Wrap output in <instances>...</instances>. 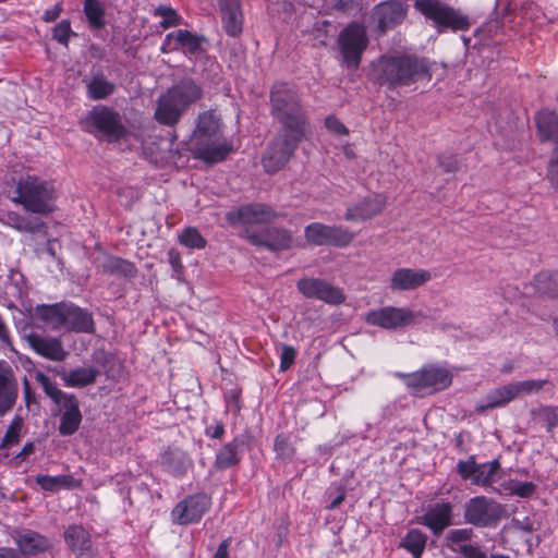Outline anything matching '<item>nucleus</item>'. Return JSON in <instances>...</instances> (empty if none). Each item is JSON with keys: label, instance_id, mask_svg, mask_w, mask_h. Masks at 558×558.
Listing matches in <instances>:
<instances>
[{"label": "nucleus", "instance_id": "nucleus-1", "mask_svg": "<svg viewBox=\"0 0 558 558\" xmlns=\"http://www.w3.org/2000/svg\"><path fill=\"white\" fill-rule=\"evenodd\" d=\"M374 71L377 82L392 89L432 78L429 63L410 54L381 56L374 63Z\"/></svg>", "mask_w": 558, "mask_h": 558}, {"label": "nucleus", "instance_id": "nucleus-2", "mask_svg": "<svg viewBox=\"0 0 558 558\" xmlns=\"http://www.w3.org/2000/svg\"><path fill=\"white\" fill-rule=\"evenodd\" d=\"M271 112L282 131L305 135L307 120L298 94L286 83L274 85L270 94Z\"/></svg>", "mask_w": 558, "mask_h": 558}, {"label": "nucleus", "instance_id": "nucleus-3", "mask_svg": "<svg viewBox=\"0 0 558 558\" xmlns=\"http://www.w3.org/2000/svg\"><path fill=\"white\" fill-rule=\"evenodd\" d=\"M202 88L192 80H183L158 99L156 120L171 126L179 122L186 108L202 98Z\"/></svg>", "mask_w": 558, "mask_h": 558}, {"label": "nucleus", "instance_id": "nucleus-4", "mask_svg": "<svg viewBox=\"0 0 558 558\" xmlns=\"http://www.w3.org/2000/svg\"><path fill=\"white\" fill-rule=\"evenodd\" d=\"M56 198L57 191L51 182L27 177L17 182L16 195L12 197V202L22 205L29 213L49 215L54 210Z\"/></svg>", "mask_w": 558, "mask_h": 558}, {"label": "nucleus", "instance_id": "nucleus-5", "mask_svg": "<svg viewBox=\"0 0 558 558\" xmlns=\"http://www.w3.org/2000/svg\"><path fill=\"white\" fill-rule=\"evenodd\" d=\"M415 395H434L447 389L452 384L451 372L440 365L428 363L412 373L398 372L395 375Z\"/></svg>", "mask_w": 558, "mask_h": 558}, {"label": "nucleus", "instance_id": "nucleus-6", "mask_svg": "<svg viewBox=\"0 0 558 558\" xmlns=\"http://www.w3.org/2000/svg\"><path fill=\"white\" fill-rule=\"evenodd\" d=\"M82 128L90 134H100L108 141H118L126 133L121 116L106 106L94 107L81 121Z\"/></svg>", "mask_w": 558, "mask_h": 558}, {"label": "nucleus", "instance_id": "nucleus-7", "mask_svg": "<svg viewBox=\"0 0 558 558\" xmlns=\"http://www.w3.org/2000/svg\"><path fill=\"white\" fill-rule=\"evenodd\" d=\"M414 8L439 28L466 31L471 26L469 16L440 0H415Z\"/></svg>", "mask_w": 558, "mask_h": 558}, {"label": "nucleus", "instance_id": "nucleus-8", "mask_svg": "<svg viewBox=\"0 0 558 558\" xmlns=\"http://www.w3.org/2000/svg\"><path fill=\"white\" fill-rule=\"evenodd\" d=\"M366 27L359 23H350L338 36V46L343 64L356 70L361 63L362 54L368 46Z\"/></svg>", "mask_w": 558, "mask_h": 558}, {"label": "nucleus", "instance_id": "nucleus-9", "mask_svg": "<svg viewBox=\"0 0 558 558\" xmlns=\"http://www.w3.org/2000/svg\"><path fill=\"white\" fill-rule=\"evenodd\" d=\"M504 514V507L486 496H475L464 505V522L475 527L496 526Z\"/></svg>", "mask_w": 558, "mask_h": 558}, {"label": "nucleus", "instance_id": "nucleus-10", "mask_svg": "<svg viewBox=\"0 0 558 558\" xmlns=\"http://www.w3.org/2000/svg\"><path fill=\"white\" fill-rule=\"evenodd\" d=\"M304 135L282 131L268 145L263 156V166L267 172L279 171L293 156Z\"/></svg>", "mask_w": 558, "mask_h": 558}, {"label": "nucleus", "instance_id": "nucleus-11", "mask_svg": "<svg viewBox=\"0 0 558 558\" xmlns=\"http://www.w3.org/2000/svg\"><path fill=\"white\" fill-rule=\"evenodd\" d=\"M304 238L308 244L315 246L347 247L353 242L355 234L342 226L312 222L305 227Z\"/></svg>", "mask_w": 558, "mask_h": 558}, {"label": "nucleus", "instance_id": "nucleus-12", "mask_svg": "<svg viewBox=\"0 0 558 558\" xmlns=\"http://www.w3.org/2000/svg\"><path fill=\"white\" fill-rule=\"evenodd\" d=\"M211 504V497L205 493L187 495L172 508L171 522L177 525L196 524L210 509Z\"/></svg>", "mask_w": 558, "mask_h": 558}, {"label": "nucleus", "instance_id": "nucleus-13", "mask_svg": "<svg viewBox=\"0 0 558 558\" xmlns=\"http://www.w3.org/2000/svg\"><path fill=\"white\" fill-rule=\"evenodd\" d=\"M535 121L539 141L556 142L548 163L547 178L556 187H558V116L551 111L543 110L536 114Z\"/></svg>", "mask_w": 558, "mask_h": 558}, {"label": "nucleus", "instance_id": "nucleus-14", "mask_svg": "<svg viewBox=\"0 0 558 558\" xmlns=\"http://www.w3.org/2000/svg\"><path fill=\"white\" fill-rule=\"evenodd\" d=\"M418 313L405 307L386 306L373 310L366 315V323L384 329H398L415 323Z\"/></svg>", "mask_w": 558, "mask_h": 558}, {"label": "nucleus", "instance_id": "nucleus-15", "mask_svg": "<svg viewBox=\"0 0 558 558\" xmlns=\"http://www.w3.org/2000/svg\"><path fill=\"white\" fill-rule=\"evenodd\" d=\"M11 536L23 558L39 557L52 548V542L48 536L32 529L16 527L12 531Z\"/></svg>", "mask_w": 558, "mask_h": 558}, {"label": "nucleus", "instance_id": "nucleus-16", "mask_svg": "<svg viewBox=\"0 0 558 558\" xmlns=\"http://www.w3.org/2000/svg\"><path fill=\"white\" fill-rule=\"evenodd\" d=\"M245 239L253 245L264 246L270 251L289 250L293 245V235L290 230L269 227L258 232L245 230Z\"/></svg>", "mask_w": 558, "mask_h": 558}, {"label": "nucleus", "instance_id": "nucleus-17", "mask_svg": "<svg viewBox=\"0 0 558 558\" xmlns=\"http://www.w3.org/2000/svg\"><path fill=\"white\" fill-rule=\"evenodd\" d=\"M418 523L426 526L435 536L453 524V505L448 500L429 505L425 513L418 518Z\"/></svg>", "mask_w": 558, "mask_h": 558}, {"label": "nucleus", "instance_id": "nucleus-18", "mask_svg": "<svg viewBox=\"0 0 558 558\" xmlns=\"http://www.w3.org/2000/svg\"><path fill=\"white\" fill-rule=\"evenodd\" d=\"M191 151L196 159L203 160L208 165H214L226 160L233 151V146L227 140L218 136L192 145Z\"/></svg>", "mask_w": 558, "mask_h": 558}, {"label": "nucleus", "instance_id": "nucleus-19", "mask_svg": "<svg viewBox=\"0 0 558 558\" xmlns=\"http://www.w3.org/2000/svg\"><path fill=\"white\" fill-rule=\"evenodd\" d=\"M298 289L304 296L317 299L330 305H339L345 301L343 291L329 281H298Z\"/></svg>", "mask_w": 558, "mask_h": 558}, {"label": "nucleus", "instance_id": "nucleus-20", "mask_svg": "<svg viewBox=\"0 0 558 558\" xmlns=\"http://www.w3.org/2000/svg\"><path fill=\"white\" fill-rule=\"evenodd\" d=\"M19 397V385L11 365L0 360V416L10 412Z\"/></svg>", "mask_w": 558, "mask_h": 558}, {"label": "nucleus", "instance_id": "nucleus-21", "mask_svg": "<svg viewBox=\"0 0 558 558\" xmlns=\"http://www.w3.org/2000/svg\"><path fill=\"white\" fill-rule=\"evenodd\" d=\"M405 9L399 1H387L377 4L372 13V20L376 24V31L380 34L386 33L405 17Z\"/></svg>", "mask_w": 558, "mask_h": 558}, {"label": "nucleus", "instance_id": "nucleus-22", "mask_svg": "<svg viewBox=\"0 0 558 558\" xmlns=\"http://www.w3.org/2000/svg\"><path fill=\"white\" fill-rule=\"evenodd\" d=\"M279 215L268 205L250 204L242 206L236 211H230L228 219L232 223L257 225L275 220Z\"/></svg>", "mask_w": 558, "mask_h": 558}, {"label": "nucleus", "instance_id": "nucleus-23", "mask_svg": "<svg viewBox=\"0 0 558 558\" xmlns=\"http://www.w3.org/2000/svg\"><path fill=\"white\" fill-rule=\"evenodd\" d=\"M204 38L186 29H179L169 33L166 36L161 50L169 52L172 50H182L186 54H198L203 51L202 43Z\"/></svg>", "mask_w": 558, "mask_h": 558}, {"label": "nucleus", "instance_id": "nucleus-24", "mask_svg": "<svg viewBox=\"0 0 558 558\" xmlns=\"http://www.w3.org/2000/svg\"><path fill=\"white\" fill-rule=\"evenodd\" d=\"M26 339L29 347L38 355L50 361L61 362L65 360L68 355L59 338L44 337L39 333L32 332L26 337Z\"/></svg>", "mask_w": 558, "mask_h": 558}, {"label": "nucleus", "instance_id": "nucleus-25", "mask_svg": "<svg viewBox=\"0 0 558 558\" xmlns=\"http://www.w3.org/2000/svg\"><path fill=\"white\" fill-rule=\"evenodd\" d=\"M61 414L58 432L61 436L74 435L81 426L83 415L80 410V401L76 396H69L66 401L59 404Z\"/></svg>", "mask_w": 558, "mask_h": 558}, {"label": "nucleus", "instance_id": "nucleus-26", "mask_svg": "<svg viewBox=\"0 0 558 558\" xmlns=\"http://www.w3.org/2000/svg\"><path fill=\"white\" fill-rule=\"evenodd\" d=\"M243 436H235L225 444L215 456L213 466L217 471H225L239 465L243 457Z\"/></svg>", "mask_w": 558, "mask_h": 558}, {"label": "nucleus", "instance_id": "nucleus-27", "mask_svg": "<svg viewBox=\"0 0 558 558\" xmlns=\"http://www.w3.org/2000/svg\"><path fill=\"white\" fill-rule=\"evenodd\" d=\"M63 537L65 544L76 555V557H89L93 545L92 536L83 525H69L64 531Z\"/></svg>", "mask_w": 558, "mask_h": 558}, {"label": "nucleus", "instance_id": "nucleus-28", "mask_svg": "<svg viewBox=\"0 0 558 558\" xmlns=\"http://www.w3.org/2000/svg\"><path fill=\"white\" fill-rule=\"evenodd\" d=\"M218 136H221L220 118L214 110L202 112L197 118L196 128L192 135V145L209 141L210 138Z\"/></svg>", "mask_w": 558, "mask_h": 558}, {"label": "nucleus", "instance_id": "nucleus-29", "mask_svg": "<svg viewBox=\"0 0 558 558\" xmlns=\"http://www.w3.org/2000/svg\"><path fill=\"white\" fill-rule=\"evenodd\" d=\"M64 329L74 332L92 333L95 331L93 315L73 303H66Z\"/></svg>", "mask_w": 558, "mask_h": 558}, {"label": "nucleus", "instance_id": "nucleus-30", "mask_svg": "<svg viewBox=\"0 0 558 558\" xmlns=\"http://www.w3.org/2000/svg\"><path fill=\"white\" fill-rule=\"evenodd\" d=\"M160 464L174 477H183L192 466V460L183 450L168 448L160 454Z\"/></svg>", "mask_w": 558, "mask_h": 558}, {"label": "nucleus", "instance_id": "nucleus-31", "mask_svg": "<svg viewBox=\"0 0 558 558\" xmlns=\"http://www.w3.org/2000/svg\"><path fill=\"white\" fill-rule=\"evenodd\" d=\"M385 208V202L379 196L367 197L362 202L348 207L344 215L347 221H361L369 219Z\"/></svg>", "mask_w": 558, "mask_h": 558}, {"label": "nucleus", "instance_id": "nucleus-32", "mask_svg": "<svg viewBox=\"0 0 558 558\" xmlns=\"http://www.w3.org/2000/svg\"><path fill=\"white\" fill-rule=\"evenodd\" d=\"M5 223L20 232L39 234L47 239V225L40 218L22 216L14 211H9L5 216Z\"/></svg>", "mask_w": 558, "mask_h": 558}, {"label": "nucleus", "instance_id": "nucleus-33", "mask_svg": "<svg viewBox=\"0 0 558 558\" xmlns=\"http://www.w3.org/2000/svg\"><path fill=\"white\" fill-rule=\"evenodd\" d=\"M65 312V302L54 303L50 305L43 304L38 305L36 308L37 317L54 330H60L64 328Z\"/></svg>", "mask_w": 558, "mask_h": 558}, {"label": "nucleus", "instance_id": "nucleus-34", "mask_svg": "<svg viewBox=\"0 0 558 558\" xmlns=\"http://www.w3.org/2000/svg\"><path fill=\"white\" fill-rule=\"evenodd\" d=\"M87 97L92 100L107 99L116 92V84L102 73H96L84 80Z\"/></svg>", "mask_w": 558, "mask_h": 558}, {"label": "nucleus", "instance_id": "nucleus-35", "mask_svg": "<svg viewBox=\"0 0 558 558\" xmlns=\"http://www.w3.org/2000/svg\"><path fill=\"white\" fill-rule=\"evenodd\" d=\"M99 375L95 366L76 367L64 373L62 379L66 387L84 388L96 383Z\"/></svg>", "mask_w": 558, "mask_h": 558}, {"label": "nucleus", "instance_id": "nucleus-36", "mask_svg": "<svg viewBox=\"0 0 558 558\" xmlns=\"http://www.w3.org/2000/svg\"><path fill=\"white\" fill-rule=\"evenodd\" d=\"M100 267L104 275L111 277H135L137 274L133 263L117 256H107Z\"/></svg>", "mask_w": 558, "mask_h": 558}, {"label": "nucleus", "instance_id": "nucleus-37", "mask_svg": "<svg viewBox=\"0 0 558 558\" xmlns=\"http://www.w3.org/2000/svg\"><path fill=\"white\" fill-rule=\"evenodd\" d=\"M517 398L513 384H508L489 391L486 396V403L476 408L477 411L483 412L488 409H495L506 405Z\"/></svg>", "mask_w": 558, "mask_h": 558}, {"label": "nucleus", "instance_id": "nucleus-38", "mask_svg": "<svg viewBox=\"0 0 558 558\" xmlns=\"http://www.w3.org/2000/svg\"><path fill=\"white\" fill-rule=\"evenodd\" d=\"M221 11L222 24L229 36L236 37L242 33L243 14L240 5L219 7Z\"/></svg>", "mask_w": 558, "mask_h": 558}, {"label": "nucleus", "instance_id": "nucleus-39", "mask_svg": "<svg viewBox=\"0 0 558 558\" xmlns=\"http://www.w3.org/2000/svg\"><path fill=\"white\" fill-rule=\"evenodd\" d=\"M427 543V535L418 529H410L400 541L399 547L409 551L413 558H422Z\"/></svg>", "mask_w": 558, "mask_h": 558}, {"label": "nucleus", "instance_id": "nucleus-40", "mask_svg": "<svg viewBox=\"0 0 558 558\" xmlns=\"http://www.w3.org/2000/svg\"><path fill=\"white\" fill-rule=\"evenodd\" d=\"M36 483L41 489L47 492H57L60 488H71L74 484V477L69 474L47 475L39 474L36 476Z\"/></svg>", "mask_w": 558, "mask_h": 558}, {"label": "nucleus", "instance_id": "nucleus-41", "mask_svg": "<svg viewBox=\"0 0 558 558\" xmlns=\"http://www.w3.org/2000/svg\"><path fill=\"white\" fill-rule=\"evenodd\" d=\"M35 379L40 384L45 393L58 405L66 401L69 396H74L73 393H66L59 389L57 383L43 372H37Z\"/></svg>", "mask_w": 558, "mask_h": 558}, {"label": "nucleus", "instance_id": "nucleus-42", "mask_svg": "<svg viewBox=\"0 0 558 558\" xmlns=\"http://www.w3.org/2000/svg\"><path fill=\"white\" fill-rule=\"evenodd\" d=\"M499 469L500 462L497 459L477 464V471L475 472L474 478H472V484L483 487L492 485V478Z\"/></svg>", "mask_w": 558, "mask_h": 558}, {"label": "nucleus", "instance_id": "nucleus-43", "mask_svg": "<svg viewBox=\"0 0 558 558\" xmlns=\"http://www.w3.org/2000/svg\"><path fill=\"white\" fill-rule=\"evenodd\" d=\"M22 427L23 418L20 415L14 416L5 430L0 447L10 448L19 444Z\"/></svg>", "mask_w": 558, "mask_h": 558}, {"label": "nucleus", "instance_id": "nucleus-44", "mask_svg": "<svg viewBox=\"0 0 558 558\" xmlns=\"http://www.w3.org/2000/svg\"><path fill=\"white\" fill-rule=\"evenodd\" d=\"M474 536V531L471 527H460L450 530L446 535L448 547L452 550V547L466 544Z\"/></svg>", "mask_w": 558, "mask_h": 558}, {"label": "nucleus", "instance_id": "nucleus-45", "mask_svg": "<svg viewBox=\"0 0 558 558\" xmlns=\"http://www.w3.org/2000/svg\"><path fill=\"white\" fill-rule=\"evenodd\" d=\"M84 12L93 27L99 28L104 26V10L98 0H85Z\"/></svg>", "mask_w": 558, "mask_h": 558}, {"label": "nucleus", "instance_id": "nucleus-46", "mask_svg": "<svg viewBox=\"0 0 558 558\" xmlns=\"http://www.w3.org/2000/svg\"><path fill=\"white\" fill-rule=\"evenodd\" d=\"M180 242L190 248H204L206 240L201 235L197 229L185 228L179 236Z\"/></svg>", "mask_w": 558, "mask_h": 558}, {"label": "nucleus", "instance_id": "nucleus-47", "mask_svg": "<svg viewBox=\"0 0 558 558\" xmlns=\"http://www.w3.org/2000/svg\"><path fill=\"white\" fill-rule=\"evenodd\" d=\"M274 450L277 456L282 459H292L295 453V449L290 441V436L283 433L276 436Z\"/></svg>", "mask_w": 558, "mask_h": 558}, {"label": "nucleus", "instance_id": "nucleus-48", "mask_svg": "<svg viewBox=\"0 0 558 558\" xmlns=\"http://www.w3.org/2000/svg\"><path fill=\"white\" fill-rule=\"evenodd\" d=\"M535 414L538 420L545 425L546 430L551 433L558 425V413L554 407L545 405L541 407Z\"/></svg>", "mask_w": 558, "mask_h": 558}, {"label": "nucleus", "instance_id": "nucleus-49", "mask_svg": "<svg viewBox=\"0 0 558 558\" xmlns=\"http://www.w3.org/2000/svg\"><path fill=\"white\" fill-rule=\"evenodd\" d=\"M546 383H547V380H545V379H539V380L529 379V380H522V381L512 383V384L515 389V395L518 398L520 396L532 395V393H536V392L541 391L544 388Z\"/></svg>", "mask_w": 558, "mask_h": 558}, {"label": "nucleus", "instance_id": "nucleus-50", "mask_svg": "<svg viewBox=\"0 0 558 558\" xmlns=\"http://www.w3.org/2000/svg\"><path fill=\"white\" fill-rule=\"evenodd\" d=\"M436 276L437 274L426 269L400 268L393 272L391 279H430Z\"/></svg>", "mask_w": 558, "mask_h": 558}, {"label": "nucleus", "instance_id": "nucleus-51", "mask_svg": "<svg viewBox=\"0 0 558 558\" xmlns=\"http://www.w3.org/2000/svg\"><path fill=\"white\" fill-rule=\"evenodd\" d=\"M280 364H279V371L286 372L294 364L298 351L293 345L280 343Z\"/></svg>", "mask_w": 558, "mask_h": 558}, {"label": "nucleus", "instance_id": "nucleus-52", "mask_svg": "<svg viewBox=\"0 0 558 558\" xmlns=\"http://www.w3.org/2000/svg\"><path fill=\"white\" fill-rule=\"evenodd\" d=\"M452 550L460 554L463 558H488L485 550L477 543H466L452 547Z\"/></svg>", "mask_w": 558, "mask_h": 558}, {"label": "nucleus", "instance_id": "nucleus-53", "mask_svg": "<svg viewBox=\"0 0 558 558\" xmlns=\"http://www.w3.org/2000/svg\"><path fill=\"white\" fill-rule=\"evenodd\" d=\"M508 489L510 495L521 498H527L536 492V485L533 482H514L509 483Z\"/></svg>", "mask_w": 558, "mask_h": 558}, {"label": "nucleus", "instance_id": "nucleus-54", "mask_svg": "<svg viewBox=\"0 0 558 558\" xmlns=\"http://www.w3.org/2000/svg\"><path fill=\"white\" fill-rule=\"evenodd\" d=\"M155 14L162 17V21L160 22V26L162 28H169L180 24L181 19L172 8L159 7L156 9Z\"/></svg>", "mask_w": 558, "mask_h": 558}, {"label": "nucleus", "instance_id": "nucleus-55", "mask_svg": "<svg viewBox=\"0 0 558 558\" xmlns=\"http://www.w3.org/2000/svg\"><path fill=\"white\" fill-rule=\"evenodd\" d=\"M477 471V463L474 456H470L466 460H460L457 463V472L462 480L468 481L474 478Z\"/></svg>", "mask_w": 558, "mask_h": 558}, {"label": "nucleus", "instance_id": "nucleus-56", "mask_svg": "<svg viewBox=\"0 0 558 558\" xmlns=\"http://www.w3.org/2000/svg\"><path fill=\"white\" fill-rule=\"evenodd\" d=\"M71 34V25L66 20L59 22L53 28V38L63 45H68Z\"/></svg>", "mask_w": 558, "mask_h": 558}, {"label": "nucleus", "instance_id": "nucleus-57", "mask_svg": "<svg viewBox=\"0 0 558 558\" xmlns=\"http://www.w3.org/2000/svg\"><path fill=\"white\" fill-rule=\"evenodd\" d=\"M439 167L447 173L456 172L459 163L454 155L444 154L438 158Z\"/></svg>", "mask_w": 558, "mask_h": 558}, {"label": "nucleus", "instance_id": "nucleus-58", "mask_svg": "<svg viewBox=\"0 0 558 558\" xmlns=\"http://www.w3.org/2000/svg\"><path fill=\"white\" fill-rule=\"evenodd\" d=\"M226 434L223 423L215 421L214 424H209L205 427V435L211 439H222Z\"/></svg>", "mask_w": 558, "mask_h": 558}, {"label": "nucleus", "instance_id": "nucleus-59", "mask_svg": "<svg viewBox=\"0 0 558 558\" xmlns=\"http://www.w3.org/2000/svg\"><path fill=\"white\" fill-rule=\"evenodd\" d=\"M326 128L338 135H347L349 133L344 124L333 116H329L325 120Z\"/></svg>", "mask_w": 558, "mask_h": 558}, {"label": "nucleus", "instance_id": "nucleus-60", "mask_svg": "<svg viewBox=\"0 0 558 558\" xmlns=\"http://www.w3.org/2000/svg\"><path fill=\"white\" fill-rule=\"evenodd\" d=\"M227 408L234 414L238 415L242 409L241 398L238 393H231L226 397Z\"/></svg>", "mask_w": 558, "mask_h": 558}, {"label": "nucleus", "instance_id": "nucleus-61", "mask_svg": "<svg viewBox=\"0 0 558 558\" xmlns=\"http://www.w3.org/2000/svg\"><path fill=\"white\" fill-rule=\"evenodd\" d=\"M425 281H391V289L395 291L414 290Z\"/></svg>", "mask_w": 558, "mask_h": 558}, {"label": "nucleus", "instance_id": "nucleus-62", "mask_svg": "<svg viewBox=\"0 0 558 558\" xmlns=\"http://www.w3.org/2000/svg\"><path fill=\"white\" fill-rule=\"evenodd\" d=\"M232 538H225L219 545L214 555V558H230L229 547L231 545Z\"/></svg>", "mask_w": 558, "mask_h": 558}, {"label": "nucleus", "instance_id": "nucleus-63", "mask_svg": "<svg viewBox=\"0 0 558 558\" xmlns=\"http://www.w3.org/2000/svg\"><path fill=\"white\" fill-rule=\"evenodd\" d=\"M347 492L344 487L340 486L337 489V495L331 499L330 504L327 506L328 510H333L338 508L345 499Z\"/></svg>", "mask_w": 558, "mask_h": 558}, {"label": "nucleus", "instance_id": "nucleus-64", "mask_svg": "<svg viewBox=\"0 0 558 558\" xmlns=\"http://www.w3.org/2000/svg\"><path fill=\"white\" fill-rule=\"evenodd\" d=\"M0 558H23L20 548L16 546V548L13 547H0Z\"/></svg>", "mask_w": 558, "mask_h": 558}]
</instances>
